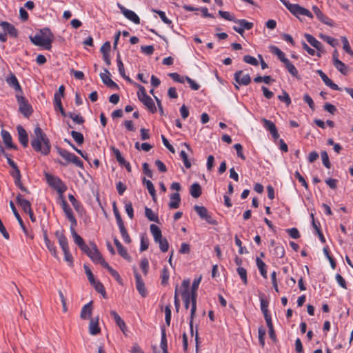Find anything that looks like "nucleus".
I'll return each mask as SVG.
<instances>
[{"mask_svg":"<svg viewBox=\"0 0 353 353\" xmlns=\"http://www.w3.org/2000/svg\"><path fill=\"white\" fill-rule=\"evenodd\" d=\"M320 37L324 41L329 43L332 47H335L338 44L336 39H335L330 36L321 34Z\"/></svg>","mask_w":353,"mask_h":353,"instance_id":"56","label":"nucleus"},{"mask_svg":"<svg viewBox=\"0 0 353 353\" xmlns=\"http://www.w3.org/2000/svg\"><path fill=\"white\" fill-rule=\"evenodd\" d=\"M83 268L85 270V273L86 274L88 279L90 281V284L93 283L94 281H96V280L94 277V275H93L91 270L86 265H84Z\"/></svg>","mask_w":353,"mask_h":353,"instance_id":"64","label":"nucleus"},{"mask_svg":"<svg viewBox=\"0 0 353 353\" xmlns=\"http://www.w3.org/2000/svg\"><path fill=\"white\" fill-rule=\"evenodd\" d=\"M145 215L150 221H154L157 223H159L158 216L154 214L153 211L148 207L145 208Z\"/></svg>","mask_w":353,"mask_h":353,"instance_id":"37","label":"nucleus"},{"mask_svg":"<svg viewBox=\"0 0 353 353\" xmlns=\"http://www.w3.org/2000/svg\"><path fill=\"white\" fill-rule=\"evenodd\" d=\"M284 65L289 73H290L293 77L299 79L298 71L296 67L290 61V60H288V62H285Z\"/></svg>","mask_w":353,"mask_h":353,"instance_id":"38","label":"nucleus"},{"mask_svg":"<svg viewBox=\"0 0 353 353\" xmlns=\"http://www.w3.org/2000/svg\"><path fill=\"white\" fill-rule=\"evenodd\" d=\"M92 314V302L85 304L81 309V318L88 319L91 317Z\"/></svg>","mask_w":353,"mask_h":353,"instance_id":"29","label":"nucleus"},{"mask_svg":"<svg viewBox=\"0 0 353 353\" xmlns=\"http://www.w3.org/2000/svg\"><path fill=\"white\" fill-rule=\"evenodd\" d=\"M20 112L26 118H28L32 113L33 110L28 100L23 96L16 95Z\"/></svg>","mask_w":353,"mask_h":353,"instance_id":"4","label":"nucleus"},{"mask_svg":"<svg viewBox=\"0 0 353 353\" xmlns=\"http://www.w3.org/2000/svg\"><path fill=\"white\" fill-rule=\"evenodd\" d=\"M0 26L4 30V32H7L10 37L16 38L18 36V31L15 27L7 21H2Z\"/></svg>","mask_w":353,"mask_h":353,"instance_id":"15","label":"nucleus"},{"mask_svg":"<svg viewBox=\"0 0 353 353\" xmlns=\"http://www.w3.org/2000/svg\"><path fill=\"white\" fill-rule=\"evenodd\" d=\"M190 284V282L189 279H185L183 281L181 286V289H179L180 294H181L182 298H185V296L186 297L190 296V292H189Z\"/></svg>","mask_w":353,"mask_h":353,"instance_id":"28","label":"nucleus"},{"mask_svg":"<svg viewBox=\"0 0 353 353\" xmlns=\"http://www.w3.org/2000/svg\"><path fill=\"white\" fill-rule=\"evenodd\" d=\"M91 285L94 288V289L96 290L97 292H98L99 293H100L102 295V296L104 299H108V296L105 292V288L101 282L96 281Z\"/></svg>","mask_w":353,"mask_h":353,"instance_id":"35","label":"nucleus"},{"mask_svg":"<svg viewBox=\"0 0 353 353\" xmlns=\"http://www.w3.org/2000/svg\"><path fill=\"white\" fill-rule=\"evenodd\" d=\"M273 254L277 258H283L285 255L283 246L281 245H276L274 248Z\"/></svg>","mask_w":353,"mask_h":353,"instance_id":"49","label":"nucleus"},{"mask_svg":"<svg viewBox=\"0 0 353 353\" xmlns=\"http://www.w3.org/2000/svg\"><path fill=\"white\" fill-rule=\"evenodd\" d=\"M341 41L343 43V50L349 54L352 57H353V51L351 49L349 41L345 37H341Z\"/></svg>","mask_w":353,"mask_h":353,"instance_id":"47","label":"nucleus"},{"mask_svg":"<svg viewBox=\"0 0 353 353\" xmlns=\"http://www.w3.org/2000/svg\"><path fill=\"white\" fill-rule=\"evenodd\" d=\"M33 44L37 46L44 47L47 50L51 48V43L53 40V35L48 28H43L40 30V34H36L30 37Z\"/></svg>","mask_w":353,"mask_h":353,"instance_id":"2","label":"nucleus"},{"mask_svg":"<svg viewBox=\"0 0 353 353\" xmlns=\"http://www.w3.org/2000/svg\"><path fill=\"white\" fill-rule=\"evenodd\" d=\"M68 199L73 205L74 208L77 211H79L81 207L80 202H79L72 194L68 195Z\"/></svg>","mask_w":353,"mask_h":353,"instance_id":"62","label":"nucleus"},{"mask_svg":"<svg viewBox=\"0 0 353 353\" xmlns=\"http://www.w3.org/2000/svg\"><path fill=\"white\" fill-rule=\"evenodd\" d=\"M161 284L163 285H167L168 283L169 278H170V273H169L168 268H164L163 269V270L161 272Z\"/></svg>","mask_w":353,"mask_h":353,"instance_id":"53","label":"nucleus"},{"mask_svg":"<svg viewBox=\"0 0 353 353\" xmlns=\"http://www.w3.org/2000/svg\"><path fill=\"white\" fill-rule=\"evenodd\" d=\"M134 276H135V279H136V288H137V290H138L139 294L142 296L144 297V296H145L147 295V291H146V289L145 288L144 282H143V279H141V275L138 273V272H137L136 268H134Z\"/></svg>","mask_w":353,"mask_h":353,"instance_id":"7","label":"nucleus"},{"mask_svg":"<svg viewBox=\"0 0 353 353\" xmlns=\"http://www.w3.org/2000/svg\"><path fill=\"white\" fill-rule=\"evenodd\" d=\"M71 136L74 139V140L77 143V144L81 145L83 143V135L81 132L77 131H72Z\"/></svg>","mask_w":353,"mask_h":353,"instance_id":"50","label":"nucleus"},{"mask_svg":"<svg viewBox=\"0 0 353 353\" xmlns=\"http://www.w3.org/2000/svg\"><path fill=\"white\" fill-rule=\"evenodd\" d=\"M288 8V10L294 16L299 17V15L307 16L312 18V14L306 8L300 6L299 4H292L287 0H279Z\"/></svg>","mask_w":353,"mask_h":353,"instance_id":"3","label":"nucleus"},{"mask_svg":"<svg viewBox=\"0 0 353 353\" xmlns=\"http://www.w3.org/2000/svg\"><path fill=\"white\" fill-rule=\"evenodd\" d=\"M43 230V239L45 244L48 249V250L50 252V253L54 256L55 258L58 257L57 251L56 249V247L54 246V243L50 241V240L48 239L47 230H44L43 228H42Z\"/></svg>","mask_w":353,"mask_h":353,"instance_id":"14","label":"nucleus"},{"mask_svg":"<svg viewBox=\"0 0 353 353\" xmlns=\"http://www.w3.org/2000/svg\"><path fill=\"white\" fill-rule=\"evenodd\" d=\"M62 208L67 219L71 223V226H76L77 224V220L73 214L72 209L70 208L66 201L62 202Z\"/></svg>","mask_w":353,"mask_h":353,"instance_id":"10","label":"nucleus"},{"mask_svg":"<svg viewBox=\"0 0 353 353\" xmlns=\"http://www.w3.org/2000/svg\"><path fill=\"white\" fill-rule=\"evenodd\" d=\"M119 7L120 8L122 13L123 15L130 21H132L135 24H139L140 23V19L138 17V15L133 12L132 10L126 9L123 6H121L119 3H118Z\"/></svg>","mask_w":353,"mask_h":353,"instance_id":"8","label":"nucleus"},{"mask_svg":"<svg viewBox=\"0 0 353 353\" xmlns=\"http://www.w3.org/2000/svg\"><path fill=\"white\" fill-rule=\"evenodd\" d=\"M161 349L162 350V353H167L168 352V343H167V338H166V332L165 328L164 327H161Z\"/></svg>","mask_w":353,"mask_h":353,"instance_id":"32","label":"nucleus"},{"mask_svg":"<svg viewBox=\"0 0 353 353\" xmlns=\"http://www.w3.org/2000/svg\"><path fill=\"white\" fill-rule=\"evenodd\" d=\"M243 61L245 63H249L252 65H254V66H257L259 65V62L256 60V59L250 55H245L243 57Z\"/></svg>","mask_w":353,"mask_h":353,"instance_id":"61","label":"nucleus"},{"mask_svg":"<svg viewBox=\"0 0 353 353\" xmlns=\"http://www.w3.org/2000/svg\"><path fill=\"white\" fill-rule=\"evenodd\" d=\"M321 156L322 162H323V164L324 165V166L326 167L327 168H330L331 163L330 162L329 157H328L327 152L322 151L321 152Z\"/></svg>","mask_w":353,"mask_h":353,"instance_id":"57","label":"nucleus"},{"mask_svg":"<svg viewBox=\"0 0 353 353\" xmlns=\"http://www.w3.org/2000/svg\"><path fill=\"white\" fill-rule=\"evenodd\" d=\"M112 150L113 151L117 161L121 165H123L125 167L128 172H131V166L130 163L125 160V159L121 156L119 150L118 149L112 148Z\"/></svg>","mask_w":353,"mask_h":353,"instance_id":"24","label":"nucleus"},{"mask_svg":"<svg viewBox=\"0 0 353 353\" xmlns=\"http://www.w3.org/2000/svg\"><path fill=\"white\" fill-rule=\"evenodd\" d=\"M17 203L20 205V207L23 209L24 212L28 213L30 212L32 210L31 203L29 201L23 199L22 195L18 194L16 198Z\"/></svg>","mask_w":353,"mask_h":353,"instance_id":"18","label":"nucleus"},{"mask_svg":"<svg viewBox=\"0 0 353 353\" xmlns=\"http://www.w3.org/2000/svg\"><path fill=\"white\" fill-rule=\"evenodd\" d=\"M150 229L155 242L163 238L161 231L158 226L152 224L150 226Z\"/></svg>","mask_w":353,"mask_h":353,"instance_id":"33","label":"nucleus"},{"mask_svg":"<svg viewBox=\"0 0 353 353\" xmlns=\"http://www.w3.org/2000/svg\"><path fill=\"white\" fill-rule=\"evenodd\" d=\"M17 130L19 136V143L24 147H27L28 144V135L26 130L20 125L17 126Z\"/></svg>","mask_w":353,"mask_h":353,"instance_id":"12","label":"nucleus"},{"mask_svg":"<svg viewBox=\"0 0 353 353\" xmlns=\"http://www.w3.org/2000/svg\"><path fill=\"white\" fill-rule=\"evenodd\" d=\"M334 67L343 74H346L347 67L344 63L340 61L339 59H336L335 62L333 63Z\"/></svg>","mask_w":353,"mask_h":353,"instance_id":"42","label":"nucleus"},{"mask_svg":"<svg viewBox=\"0 0 353 353\" xmlns=\"http://www.w3.org/2000/svg\"><path fill=\"white\" fill-rule=\"evenodd\" d=\"M321 79L324 82V83L330 87L331 89L334 90H341V88L338 86L336 83H334L325 74L323 76Z\"/></svg>","mask_w":353,"mask_h":353,"instance_id":"39","label":"nucleus"},{"mask_svg":"<svg viewBox=\"0 0 353 353\" xmlns=\"http://www.w3.org/2000/svg\"><path fill=\"white\" fill-rule=\"evenodd\" d=\"M46 179L48 184L54 188H58L62 183L59 178L52 176L48 173L46 174Z\"/></svg>","mask_w":353,"mask_h":353,"instance_id":"27","label":"nucleus"},{"mask_svg":"<svg viewBox=\"0 0 353 353\" xmlns=\"http://www.w3.org/2000/svg\"><path fill=\"white\" fill-rule=\"evenodd\" d=\"M181 203V196L178 192L173 193L170 195V201L169 207L171 209H177Z\"/></svg>","mask_w":353,"mask_h":353,"instance_id":"25","label":"nucleus"},{"mask_svg":"<svg viewBox=\"0 0 353 353\" xmlns=\"http://www.w3.org/2000/svg\"><path fill=\"white\" fill-rule=\"evenodd\" d=\"M234 79L240 85H248L251 82V77L248 74H244L242 70L234 73Z\"/></svg>","mask_w":353,"mask_h":353,"instance_id":"9","label":"nucleus"},{"mask_svg":"<svg viewBox=\"0 0 353 353\" xmlns=\"http://www.w3.org/2000/svg\"><path fill=\"white\" fill-rule=\"evenodd\" d=\"M101 52L103 54L104 61L107 64H110V42L106 41L101 48Z\"/></svg>","mask_w":353,"mask_h":353,"instance_id":"20","label":"nucleus"},{"mask_svg":"<svg viewBox=\"0 0 353 353\" xmlns=\"http://www.w3.org/2000/svg\"><path fill=\"white\" fill-rule=\"evenodd\" d=\"M110 72L108 69H103V72H100L99 76L107 86L110 87V77H109Z\"/></svg>","mask_w":353,"mask_h":353,"instance_id":"43","label":"nucleus"},{"mask_svg":"<svg viewBox=\"0 0 353 353\" xmlns=\"http://www.w3.org/2000/svg\"><path fill=\"white\" fill-rule=\"evenodd\" d=\"M57 152L61 157H62L64 159H65L67 161V162L70 161V160L74 154L73 153H71V152H68V150L60 148H57Z\"/></svg>","mask_w":353,"mask_h":353,"instance_id":"44","label":"nucleus"},{"mask_svg":"<svg viewBox=\"0 0 353 353\" xmlns=\"http://www.w3.org/2000/svg\"><path fill=\"white\" fill-rule=\"evenodd\" d=\"M6 83L8 85L14 89L16 91L21 92V85L16 77V76L11 73L8 77L6 79Z\"/></svg>","mask_w":353,"mask_h":353,"instance_id":"21","label":"nucleus"},{"mask_svg":"<svg viewBox=\"0 0 353 353\" xmlns=\"http://www.w3.org/2000/svg\"><path fill=\"white\" fill-rule=\"evenodd\" d=\"M219 14L223 19H225V20H228V21H233L234 22L236 19L234 16H232V14H230V13L229 12H227V11H223V10H219Z\"/></svg>","mask_w":353,"mask_h":353,"instance_id":"58","label":"nucleus"},{"mask_svg":"<svg viewBox=\"0 0 353 353\" xmlns=\"http://www.w3.org/2000/svg\"><path fill=\"white\" fill-rule=\"evenodd\" d=\"M117 65H118L119 72V74H121V76L123 79L127 80L128 82L132 83V79L128 76H127L125 74V70H124V65H123V63L121 60L118 61Z\"/></svg>","mask_w":353,"mask_h":353,"instance_id":"45","label":"nucleus"},{"mask_svg":"<svg viewBox=\"0 0 353 353\" xmlns=\"http://www.w3.org/2000/svg\"><path fill=\"white\" fill-rule=\"evenodd\" d=\"M55 236L58 240V243L62 250L69 249L68 239L66 236L64 235L63 230L56 231Z\"/></svg>","mask_w":353,"mask_h":353,"instance_id":"13","label":"nucleus"},{"mask_svg":"<svg viewBox=\"0 0 353 353\" xmlns=\"http://www.w3.org/2000/svg\"><path fill=\"white\" fill-rule=\"evenodd\" d=\"M139 100L152 112L154 113L157 111V108L154 105V103L152 100V99L148 96L146 95L145 97H143Z\"/></svg>","mask_w":353,"mask_h":353,"instance_id":"16","label":"nucleus"},{"mask_svg":"<svg viewBox=\"0 0 353 353\" xmlns=\"http://www.w3.org/2000/svg\"><path fill=\"white\" fill-rule=\"evenodd\" d=\"M114 243L115 246L117 247V252H119V254L125 260L130 261L132 259L131 256L129 255V254L127 252V250L122 245L119 241L117 239H114Z\"/></svg>","mask_w":353,"mask_h":353,"instance_id":"19","label":"nucleus"},{"mask_svg":"<svg viewBox=\"0 0 353 353\" xmlns=\"http://www.w3.org/2000/svg\"><path fill=\"white\" fill-rule=\"evenodd\" d=\"M143 183L146 185V188L150 194L152 196L153 199H154L156 196V191L153 185V183L150 180H148L145 178L143 179Z\"/></svg>","mask_w":353,"mask_h":353,"instance_id":"41","label":"nucleus"},{"mask_svg":"<svg viewBox=\"0 0 353 353\" xmlns=\"http://www.w3.org/2000/svg\"><path fill=\"white\" fill-rule=\"evenodd\" d=\"M100 332V328L98 325V318L96 319H91L89 324V332L91 335H96Z\"/></svg>","mask_w":353,"mask_h":353,"instance_id":"30","label":"nucleus"},{"mask_svg":"<svg viewBox=\"0 0 353 353\" xmlns=\"http://www.w3.org/2000/svg\"><path fill=\"white\" fill-rule=\"evenodd\" d=\"M11 175L14 179V183H19V181H21V173L18 167H17L16 168H13V171L11 172Z\"/></svg>","mask_w":353,"mask_h":353,"instance_id":"63","label":"nucleus"},{"mask_svg":"<svg viewBox=\"0 0 353 353\" xmlns=\"http://www.w3.org/2000/svg\"><path fill=\"white\" fill-rule=\"evenodd\" d=\"M156 243H159L161 252H166L169 249V243L165 238H161Z\"/></svg>","mask_w":353,"mask_h":353,"instance_id":"48","label":"nucleus"},{"mask_svg":"<svg viewBox=\"0 0 353 353\" xmlns=\"http://www.w3.org/2000/svg\"><path fill=\"white\" fill-rule=\"evenodd\" d=\"M256 263L257 268L261 274V276L266 279L267 278V270H266V264L259 257L256 259Z\"/></svg>","mask_w":353,"mask_h":353,"instance_id":"34","label":"nucleus"},{"mask_svg":"<svg viewBox=\"0 0 353 353\" xmlns=\"http://www.w3.org/2000/svg\"><path fill=\"white\" fill-rule=\"evenodd\" d=\"M63 254H64V260L68 263V265L70 266L73 265V257L70 252V250H63Z\"/></svg>","mask_w":353,"mask_h":353,"instance_id":"59","label":"nucleus"},{"mask_svg":"<svg viewBox=\"0 0 353 353\" xmlns=\"http://www.w3.org/2000/svg\"><path fill=\"white\" fill-rule=\"evenodd\" d=\"M259 341V343L262 347L265 345V336L266 334L265 330L263 326H261L258 329Z\"/></svg>","mask_w":353,"mask_h":353,"instance_id":"52","label":"nucleus"},{"mask_svg":"<svg viewBox=\"0 0 353 353\" xmlns=\"http://www.w3.org/2000/svg\"><path fill=\"white\" fill-rule=\"evenodd\" d=\"M237 272L239 275L240 276L242 281L245 285L248 283V278H247V271L245 268L242 267H239L237 268Z\"/></svg>","mask_w":353,"mask_h":353,"instance_id":"54","label":"nucleus"},{"mask_svg":"<svg viewBox=\"0 0 353 353\" xmlns=\"http://www.w3.org/2000/svg\"><path fill=\"white\" fill-rule=\"evenodd\" d=\"M1 134L2 137L3 141L8 148H17V147L12 143V137L9 132L2 130Z\"/></svg>","mask_w":353,"mask_h":353,"instance_id":"23","label":"nucleus"},{"mask_svg":"<svg viewBox=\"0 0 353 353\" xmlns=\"http://www.w3.org/2000/svg\"><path fill=\"white\" fill-rule=\"evenodd\" d=\"M262 122L263 123L264 128L267 130L270 131L272 137L274 139H278L279 137V134L278 133V131H277L275 124L272 121L268 120L266 119H263Z\"/></svg>","mask_w":353,"mask_h":353,"instance_id":"11","label":"nucleus"},{"mask_svg":"<svg viewBox=\"0 0 353 353\" xmlns=\"http://www.w3.org/2000/svg\"><path fill=\"white\" fill-rule=\"evenodd\" d=\"M118 226H119V230H120V232H121V234L122 236L123 241L126 243H130L131 242V239L124 226V223L118 225Z\"/></svg>","mask_w":353,"mask_h":353,"instance_id":"40","label":"nucleus"},{"mask_svg":"<svg viewBox=\"0 0 353 353\" xmlns=\"http://www.w3.org/2000/svg\"><path fill=\"white\" fill-rule=\"evenodd\" d=\"M305 38L306 39L307 41L313 46L315 49H316L318 51H323V45L322 43L319 41L316 38H314L312 35L310 34L305 33L304 34Z\"/></svg>","mask_w":353,"mask_h":353,"instance_id":"22","label":"nucleus"},{"mask_svg":"<svg viewBox=\"0 0 353 353\" xmlns=\"http://www.w3.org/2000/svg\"><path fill=\"white\" fill-rule=\"evenodd\" d=\"M155 13H157L161 19L166 24L170 25L172 21L166 17L165 13L161 10H152Z\"/></svg>","mask_w":353,"mask_h":353,"instance_id":"60","label":"nucleus"},{"mask_svg":"<svg viewBox=\"0 0 353 353\" xmlns=\"http://www.w3.org/2000/svg\"><path fill=\"white\" fill-rule=\"evenodd\" d=\"M112 316L113 317L116 324L122 331L123 334L127 336L128 329L124 321L121 318V316L114 312H112Z\"/></svg>","mask_w":353,"mask_h":353,"instance_id":"17","label":"nucleus"},{"mask_svg":"<svg viewBox=\"0 0 353 353\" xmlns=\"http://www.w3.org/2000/svg\"><path fill=\"white\" fill-rule=\"evenodd\" d=\"M31 146L36 152H39L43 155H47L50 152V140L39 126H37L34 130Z\"/></svg>","mask_w":353,"mask_h":353,"instance_id":"1","label":"nucleus"},{"mask_svg":"<svg viewBox=\"0 0 353 353\" xmlns=\"http://www.w3.org/2000/svg\"><path fill=\"white\" fill-rule=\"evenodd\" d=\"M10 205L12 211L14 216L17 219V221H18V222H19L21 229L23 230V232L27 234V229H26V226H25V225H24V223L23 222L22 219L21 218L19 214L17 212V209H16V208L14 206V203L12 201H10Z\"/></svg>","mask_w":353,"mask_h":353,"instance_id":"26","label":"nucleus"},{"mask_svg":"<svg viewBox=\"0 0 353 353\" xmlns=\"http://www.w3.org/2000/svg\"><path fill=\"white\" fill-rule=\"evenodd\" d=\"M194 209L202 219L208 214V210L203 206L195 205Z\"/></svg>","mask_w":353,"mask_h":353,"instance_id":"51","label":"nucleus"},{"mask_svg":"<svg viewBox=\"0 0 353 353\" xmlns=\"http://www.w3.org/2000/svg\"><path fill=\"white\" fill-rule=\"evenodd\" d=\"M196 310V303H191V310H190V332L191 334L193 335L194 331H193V320L195 316Z\"/></svg>","mask_w":353,"mask_h":353,"instance_id":"36","label":"nucleus"},{"mask_svg":"<svg viewBox=\"0 0 353 353\" xmlns=\"http://www.w3.org/2000/svg\"><path fill=\"white\" fill-rule=\"evenodd\" d=\"M54 103L55 110L59 109L63 116H64V117L66 116V114H65L64 109L62 106L61 99H59V97H57V99H54Z\"/></svg>","mask_w":353,"mask_h":353,"instance_id":"55","label":"nucleus"},{"mask_svg":"<svg viewBox=\"0 0 353 353\" xmlns=\"http://www.w3.org/2000/svg\"><path fill=\"white\" fill-rule=\"evenodd\" d=\"M90 259L95 263H99L108 270H110L109 264L103 259L101 254L97 248L94 243H92L91 252L88 255Z\"/></svg>","mask_w":353,"mask_h":353,"instance_id":"5","label":"nucleus"},{"mask_svg":"<svg viewBox=\"0 0 353 353\" xmlns=\"http://www.w3.org/2000/svg\"><path fill=\"white\" fill-rule=\"evenodd\" d=\"M234 23H238L239 26H234L233 29L241 35H243L245 30H250L253 27V23L245 19H236Z\"/></svg>","mask_w":353,"mask_h":353,"instance_id":"6","label":"nucleus"},{"mask_svg":"<svg viewBox=\"0 0 353 353\" xmlns=\"http://www.w3.org/2000/svg\"><path fill=\"white\" fill-rule=\"evenodd\" d=\"M74 226H71L70 230L73 237L74 243L79 245V247L84 243L83 239L76 232L74 229Z\"/></svg>","mask_w":353,"mask_h":353,"instance_id":"46","label":"nucleus"},{"mask_svg":"<svg viewBox=\"0 0 353 353\" xmlns=\"http://www.w3.org/2000/svg\"><path fill=\"white\" fill-rule=\"evenodd\" d=\"M191 196L195 199L199 197L202 193L201 187L198 183H194L190 188Z\"/></svg>","mask_w":353,"mask_h":353,"instance_id":"31","label":"nucleus"}]
</instances>
